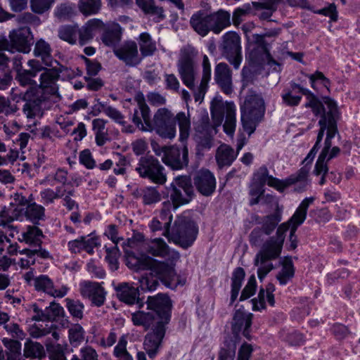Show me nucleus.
I'll return each instance as SVG.
<instances>
[{"label": "nucleus", "instance_id": "1", "mask_svg": "<svg viewBox=\"0 0 360 360\" xmlns=\"http://www.w3.org/2000/svg\"><path fill=\"white\" fill-rule=\"evenodd\" d=\"M58 79L54 67L45 69L40 75L39 85L30 86L20 94L19 98L25 102L22 110L27 118L41 117L44 112L51 108V98L59 96Z\"/></svg>", "mask_w": 360, "mask_h": 360}, {"label": "nucleus", "instance_id": "2", "mask_svg": "<svg viewBox=\"0 0 360 360\" xmlns=\"http://www.w3.org/2000/svg\"><path fill=\"white\" fill-rule=\"evenodd\" d=\"M126 265L135 271L150 270L166 285L171 289H175L178 285H184L185 280L178 276L174 269L173 262L177 261L179 253L174 251L172 253V261L169 264L153 259L146 254L139 257L132 252H126Z\"/></svg>", "mask_w": 360, "mask_h": 360}, {"label": "nucleus", "instance_id": "3", "mask_svg": "<svg viewBox=\"0 0 360 360\" xmlns=\"http://www.w3.org/2000/svg\"><path fill=\"white\" fill-rule=\"evenodd\" d=\"M178 122L181 141L187 140L190 134L191 120L189 114L179 112L174 117V114L167 108H160L153 116V131L162 138L173 139L176 136V124Z\"/></svg>", "mask_w": 360, "mask_h": 360}, {"label": "nucleus", "instance_id": "4", "mask_svg": "<svg viewBox=\"0 0 360 360\" xmlns=\"http://www.w3.org/2000/svg\"><path fill=\"white\" fill-rule=\"evenodd\" d=\"M177 68L183 83L191 90L194 91L195 101H202L211 78V65L208 57L205 55L202 59V76L200 86L195 90V71L193 56L186 51H181L177 62Z\"/></svg>", "mask_w": 360, "mask_h": 360}, {"label": "nucleus", "instance_id": "5", "mask_svg": "<svg viewBox=\"0 0 360 360\" xmlns=\"http://www.w3.org/2000/svg\"><path fill=\"white\" fill-rule=\"evenodd\" d=\"M307 171L302 168L297 174H292L285 179H279L269 174V170L266 166L260 167L257 172L254 173L253 181L257 184L264 186L266 184L268 186L276 188L280 192H283L286 188L292 184L300 183L302 184V188H295L297 191L304 190L307 185Z\"/></svg>", "mask_w": 360, "mask_h": 360}, {"label": "nucleus", "instance_id": "6", "mask_svg": "<svg viewBox=\"0 0 360 360\" xmlns=\"http://www.w3.org/2000/svg\"><path fill=\"white\" fill-rule=\"evenodd\" d=\"M265 112L264 101L257 94L246 96L240 106V120L243 128L248 135L255 132L257 124L264 117Z\"/></svg>", "mask_w": 360, "mask_h": 360}, {"label": "nucleus", "instance_id": "7", "mask_svg": "<svg viewBox=\"0 0 360 360\" xmlns=\"http://www.w3.org/2000/svg\"><path fill=\"white\" fill-rule=\"evenodd\" d=\"M302 95L306 96L309 100L305 103L306 108H310L316 116H318L323 110V104L319 98L309 89L302 86L295 82H290V87L285 89L281 94L283 103L290 107L297 106L301 100Z\"/></svg>", "mask_w": 360, "mask_h": 360}, {"label": "nucleus", "instance_id": "8", "mask_svg": "<svg viewBox=\"0 0 360 360\" xmlns=\"http://www.w3.org/2000/svg\"><path fill=\"white\" fill-rule=\"evenodd\" d=\"M33 35L29 27L25 26L13 30L9 33V40L5 37H0V51H8L28 53L33 44Z\"/></svg>", "mask_w": 360, "mask_h": 360}, {"label": "nucleus", "instance_id": "9", "mask_svg": "<svg viewBox=\"0 0 360 360\" xmlns=\"http://www.w3.org/2000/svg\"><path fill=\"white\" fill-rule=\"evenodd\" d=\"M198 233V227L192 220L186 217H178L174 222L169 241H173L184 249L191 247Z\"/></svg>", "mask_w": 360, "mask_h": 360}, {"label": "nucleus", "instance_id": "10", "mask_svg": "<svg viewBox=\"0 0 360 360\" xmlns=\"http://www.w3.org/2000/svg\"><path fill=\"white\" fill-rule=\"evenodd\" d=\"M141 178L150 182L162 185L167 181V174L164 166L154 156H141L135 169Z\"/></svg>", "mask_w": 360, "mask_h": 360}, {"label": "nucleus", "instance_id": "11", "mask_svg": "<svg viewBox=\"0 0 360 360\" xmlns=\"http://www.w3.org/2000/svg\"><path fill=\"white\" fill-rule=\"evenodd\" d=\"M174 209L188 203L194 195L192 180L188 176H178L167 188Z\"/></svg>", "mask_w": 360, "mask_h": 360}, {"label": "nucleus", "instance_id": "12", "mask_svg": "<svg viewBox=\"0 0 360 360\" xmlns=\"http://www.w3.org/2000/svg\"><path fill=\"white\" fill-rule=\"evenodd\" d=\"M146 304L159 320L158 325L167 326L171 319L172 302L167 294L158 293L155 296H149Z\"/></svg>", "mask_w": 360, "mask_h": 360}, {"label": "nucleus", "instance_id": "13", "mask_svg": "<svg viewBox=\"0 0 360 360\" xmlns=\"http://www.w3.org/2000/svg\"><path fill=\"white\" fill-rule=\"evenodd\" d=\"M222 56L233 66L238 69L242 62L240 38L235 32H229L223 36L221 46Z\"/></svg>", "mask_w": 360, "mask_h": 360}, {"label": "nucleus", "instance_id": "14", "mask_svg": "<svg viewBox=\"0 0 360 360\" xmlns=\"http://www.w3.org/2000/svg\"><path fill=\"white\" fill-rule=\"evenodd\" d=\"M323 110L318 115H321L319 121L320 129L319 131L316 141L314 146L320 148V143L324 136L325 131H328L330 128V122H336L338 119L339 112L337 103L334 100L329 97L323 98Z\"/></svg>", "mask_w": 360, "mask_h": 360}, {"label": "nucleus", "instance_id": "15", "mask_svg": "<svg viewBox=\"0 0 360 360\" xmlns=\"http://www.w3.org/2000/svg\"><path fill=\"white\" fill-rule=\"evenodd\" d=\"M236 105L233 103L229 102L221 105L212 104L211 114L213 119L217 118L221 123L225 113V122L224 124V130L228 135H233L236 126Z\"/></svg>", "mask_w": 360, "mask_h": 360}, {"label": "nucleus", "instance_id": "16", "mask_svg": "<svg viewBox=\"0 0 360 360\" xmlns=\"http://www.w3.org/2000/svg\"><path fill=\"white\" fill-rule=\"evenodd\" d=\"M280 255L278 251L269 248L268 244L262 245L254 259L255 266H258L257 276L260 281L274 269L271 261L279 257Z\"/></svg>", "mask_w": 360, "mask_h": 360}, {"label": "nucleus", "instance_id": "17", "mask_svg": "<svg viewBox=\"0 0 360 360\" xmlns=\"http://www.w3.org/2000/svg\"><path fill=\"white\" fill-rule=\"evenodd\" d=\"M113 53L125 65L134 67L141 63L142 57L139 53L137 44L132 40L124 41L114 47Z\"/></svg>", "mask_w": 360, "mask_h": 360}, {"label": "nucleus", "instance_id": "18", "mask_svg": "<svg viewBox=\"0 0 360 360\" xmlns=\"http://www.w3.org/2000/svg\"><path fill=\"white\" fill-rule=\"evenodd\" d=\"M162 162L174 170L181 169L188 164V151L186 146L182 148L172 146L166 149Z\"/></svg>", "mask_w": 360, "mask_h": 360}, {"label": "nucleus", "instance_id": "19", "mask_svg": "<svg viewBox=\"0 0 360 360\" xmlns=\"http://www.w3.org/2000/svg\"><path fill=\"white\" fill-rule=\"evenodd\" d=\"M314 201V197L304 198L301 202L295 213L290 218V222L292 223L291 230L290 231V248L292 249H295L297 245V236L295 235L297 229L305 221L308 208Z\"/></svg>", "mask_w": 360, "mask_h": 360}, {"label": "nucleus", "instance_id": "20", "mask_svg": "<svg viewBox=\"0 0 360 360\" xmlns=\"http://www.w3.org/2000/svg\"><path fill=\"white\" fill-rule=\"evenodd\" d=\"M193 183L196 190L204 196H210L216 189L215 176L206 169H202L195 174Z\"/></svg>", "mask_w": 360, "mask_h": 360}, {"label": "nucleus", "instance_id": "21", "mask_svg": "<svg viewBox=\"0 0 360 360\" xmlns=\"http://www.w3.org/2000/svg\"><path fill=\"white\" fill-rule=\"evenodd\" d=\"M252 314H247L240 310H236L231 322L232 335L231 337L240 340V333L248 340L250 339V328L252 325Z\"/></svg>", "mask_w": 360, "mask_h": 360}, {"label": "nucleus", "instance_id": "22", "mask_svg": "<svg viewBox=\"0 0 360 360\" xmlns=\"http://www.w3.org/2000/svg\"><path fill=\"white\" fill-rule=\"evenodd\" d=\"M166 326L158 325L148 333L143 342V347L150 359H153L158 354L162 341L165 335Z\"/></svg>", "mask_w": 360, "mask_h": 360}, {"label": "nucleus", "instance_id": "23", "mask_svg": "<svg viewBox=\"0 0 360 360\" xmlns=\"http://www.w3.org/2000/svg\"><path fill=\"white\" fill-rule=\"evenodd\" d=\"M132 122L143 131H152L153 124L150 111L144 101H139L131 115Z\"/></svg>", "mask_w": 360, "mask_h": 360}, {"label": "nucleus", "instance_id": "24", "mask_svg": "<svg viewBox=\"0 0 360 360\" xmlns=\"http://www.w3.org/2000/svg\"><path fill=\"white\" fill-rule=\"evenodd\" d=\"M80 293L96 307L102 306L105 301L106 292L98 283L86 281L81 284Z\"/></svg>", "mask_w": 360, "mask_h": 360}, {"label": "nucleus", "instance_id": "25", "mask_svg": "<svg viewBox=\"0 0 360 360\" xmlns=\"http://www.w3.org/2000/svg\"><path fill=\"white\" fill-rule=\"evenodd\" d=\"M32 285L37 291L44 292L53 297H63L68 293V288L63 285L57 290L53 281L47 275H40L32 279Z\"/></svg>", "mask_w": 360, "mask_h": 360}, {"label": "nucleus", "instance_id": "26", "mask_svg": "<svg viewBox=\"0 0 360 360\" xmlns=\"http://www.w3.org/2000/svg\"><path fill=\"white\" fill-rule=\"evenodd\" d=\"M214 79L221 91L229 95L233 92L232 72L225 63H219L214 68Z\"/></svg>", "mask_w": 360, "mask_h": 360}, {"label": "nucleus", "instance_id": "27", "mask_svg": "<svg viewBox=\"0 0 360 360\" xmlns=\"http://www.w3.org/2000/svg\"><path fill=\"white\" fill-rule=\"evenodd\" d=\"M117 292V297L120 301L129 305L137 304L139 307L143 304L142 300L139 298V287H134L128 283H121L115 288Z\"/></svg>", "mask_w": 360, "mask_h": 360}, {"label": "nucleus", "instance_id": "28", "mask_svg": "<svg viewBox=\"0 0 360 360\" xmlns=\"http://www.w3.org/2000/svg\"><path fill=\"white\" fill-rule=\"evenodd\" d=\"M104 28L102 20L94 18L88 20L83 26H77V41L80 46L89 43L94 38L96 32Z\"/></svg>", "mask_w": 360, "mask_h": 360}, {"label": "nucleus", "instance_id": "29", "mask_svg": "<svg viewBox=\"0 0 360 360\" xmlns=\"http://www.w3.org/2000/svg\"><path fill=\"white\" fill-rule=\"evenodd\" d=\"M189 24L191 28L202 37L211 32L209 15L204 10L195 12L190 18Z\"/></svg>", "mask_w": 360, "mask_h": 360}, {"label": "nucleus", "instance_id": "30", "mask_svg": "<svg viewBox=\"0 0 360 360\" xmlns=\"http://www.w3.org/2000/svg\"><path fill=\"white\" fill-rule=\"evenodd\" d=\"M211 32L218 34L231 25V14L223 9L208 13Z\"/></svg>", "mask_w": 360, "mask_h": 360}, {"label": "nucleus", "instance_id": "31", "mask_svg": "<svg viewBox=\"0 0 360 360\" xmlns=\"http://www.w3.org/2000/svg\"><path fill=\"white\" fill-rule=\"evenodd\" d=\"M170 206L171 204L169 202L163 203V208L160 212V217L162 221L165 220V221L163 223L162 225V222H161L158 219H153L149 225L150 229H151L152 231L155 232L160 231L162 229V228H164V232L162 233L163 236L166 237L169 236V227L171 225V222L172 221V215L169 210V207Z\"/></svg>", "mask_w": 360, "mask_h": 360}, {"label": "nucleus", "instance_id": "32", "mask_svg": "<svg viewBox=\"0 0 360 360\" xmlns=\"http://www.w3.org/2000/svg\"><path fill=\"white\" fill-rule=\"evenodd\" d=\"M141 249L146 254H149L154 257H165L169 255V247L165 240L160 238L143 241Z\"/></svg>", "mask_w": 360, "mask_h": 360}, {"label": "nucleus", "instance_id": "33", "mask_svg": "<svg viewBox=\"0 0 360 360\" xmlns=\"http://www.w3.org/2000/svg\"><path fill=\"white\" fill-rule=\"evenodd\" d=\"M51 53L52 49L49 42L43 39L36 41L33 54L34 56L40 58L44 65L46 67H53V59Z\"/></svg>", "mask_w": 360, "mask_h": 360}, {"label": "nucleus", "instance_id": "34", "mask_svg": "<svg viewBox=\"0 0 360 360\" xmlns=\"http://www.w3.org/2000/svg\"><path fill=\"white\" fill-rule=\"evenodd\" d=\"M131 321L135 326H143L145 330L150 328H154L158 326L157 316L150 310L145 312L143 311H138L131 314Z\"/></svg>", "mask_w": 360, "mask_h": 360}, {"label": "nucleus", "instance_id": "35", "mask_svg": "<svg viewBox=\"0 0 360 360\" xmlns=\"http://www.w3.org/2000/svg\"><path fill=\"white\" fill-rule=\"evenodd\" d=\"M292 224V223L290 222V219L287 222L281 224L276 231V236L270 237L263 244H268L269 248L281 253L285 233L289 229L291 230Z\"/></svg>", "mask_w": 360, "mask_h": 360}, {"label": "nucleus", "instance_id": "36", "mask_svg": "<svg viewBox=\"0 0 360 360\" xmlns=\"http://www.w3.org/2000/svg\"><path fill=\"white\" fill-rule=\"evenodd\" d=\"M234 150L226 144L220 145L216 152V160L220 168L230 166L237 157Z\"/></svg>", "mask_w": 360, "mask_h": 360}, {"label": "nucleus", "instance_id": "37", "mask_svg": "<svg viewBox=\"0 0 360 360\" xmlns=\"http://www.w3.org/2000/svg\"><path fill=\"white\" fill-rule=\"evenodd\" d=\"M136 4L145 14L154 16L157 22L165 18L162 7L155 6L154 0H136Z\"/></svg>", "mask_w": 360, "mask_h": 360}, {"label": "nucleus", "instance_id": "38", "mask_svg": "<svg viewBox=\"0 0 360 360\" xmlns=\"http://www.w3.org/2000/svg\"><path fill=\"white\" fill-rule=\"evenodd\" d=\"M239 342V340H236L231 335L225 337L223 345L219 352L218 360H234L236 345Z\"/></svg>", "mask_w": 360, "mask_h": 360}, {"label": "nucleus", "instance_id": "39", "mask_svg": "<svg viewBox=\"0 0 360 360\" xmlns=\"http://www.w3.org/2000/svg\"><path fill=\"white\" fill-rule=\"evenodd\" d=\"M122 37V27L118 23H112L104 31L101 39L108 46H116Z\"/></svg>", "mask_w": 360, "mask_h": 360}, {"label": "nucleus", "instance_id": "40", "mask_svg": "<svg viewBox=\"0 0 360 360\" xmlns=\"http://www.w3.org/2000/svg\"><path fill=\"white\" fill-rule=\"evenodd\" d=\"M139 45L142 58L153 56L157 50L155 42L148 32H143L139 35Z\"/></svg>", "mask_w": 360, "mask_h": 360}, {"label": "nucleus", "instance_id": "41", "mask_svg": "<svg viewBox=\"0 0 360 360\" xmlns=\"http://www.w3.org/2000/svg\"><path fill=\"white\" fill-rule=\"evenodd\" d=\"M245 276V272L242 267H237L233 271L231 278L230 304H233L238 297Z\"/></svg>", "mask_w": 360, "mask_h": 360}, {"label": "nucleus", "instance_id": "42", "mask_svg": "<svg viewBox=\"0 0 360 360\" xmlns=\"http://www.w3.org/2000/svg\"><path fill=\"white\" fill-rule=\"evenodd\" d=\"M139 195L145 205H152L161 200V194L153 186H148L141 189Z\"/></svg>", "mask_w": 360, "mask_h": 360}, {"label": "nucleus", "instance_id": "43", "mask_svg": "<svg viewBox=\"0 0 360 360\" xmlns=\"http://www.w3.org/2000/svg\"><path fill=\"white\" fill-rule=\"evenodd\" d=\"M295 269L290 258H285L282 264V269L276 276L279 283L282 285L287 284L294 276Z\"/></svg>", "mask_w": 360, "mask_h": 360}, {"label": "nucleus", "instance_id": "44", "mask_svg": "<svg viewBox=\"0 0 360 360\" xmlns=\"http://www.w3.org/2000/svg\"><path fill=\"white\" fill-rule=\"evenodd\" d=\"M22 236L26 243L34 246H40L42 243L41 238L44 237L42 231L36 226H28Z\"/></svg>", "mask_w": 360, "mask_h": 360}, {"label": "nucleus", "instance_id": "45", "mask_svg": "<svg viewBox=\"0 0 360 360\" xmlns=\"http://www.w3.org/2000/svg\"><path fill=\"white\" fill-rule=\"evenodd\" d=\"M25 216L34 224L45 219V209L42 205L36 202H30L26 208Z\"/></svg>", "mask_w": 360, "mask_h": 360}, {"label": "nucleus", "instance_id": "46", "mask_svg": "<svg viewBox=\"0 0 360 360\" xmlns=\"http://www.w3.org/2000/svg\"><path fill=\"white\" fill-rule=\"evenodd\" d=\"M79 11L84 15L98 13L101 8V0H79L78 3Z\"/></svg>", "mask_w": 360, "mask_h": 360}, {"label": "nucleus", "instance_id": "47", "mask_svg": "<svg viewBox=\"0 0 360 360\" xmlns=\"http://www.w3.org/2000/svg\"><path fill=\"white\" fill-rule=\"evenodd\" d=\"M24 356L27 358H37L41 359L46 356L44 347L39 342L28 341L24 346Z\"/></svg>", "mask_w": 360, "mask_h": 360}, {"label": "nucleus", "instance_id": "48", "mask_svg": "<svg viewBox=\"0 0 360 360\" xmlns=\"http://www.w3.org/2000/svg\"><path fill=\"white\" fill-rule=\"evenodd\" d=\"M77 25H63L58 29V37L70 44L77 41Z\"/></svg>", "mask_w": 360, "mask_h": 360}, {"label": "nucleus", "instance_id": "49", "mask_svg": "<svg viewBox=\"0 0 360 360\" xmlns=\"http://www.w3.org/2000/svg\"><path fill=\"white\" fill-rule=\"evenodd\" d=\"M66 307L73 319L81 320L84 316V304L79 300L66 298Z\"/></svg>", "mask_w": 360, "mask_h": 360}, {"label": "nucleus", "instance_id": "50", "mask_svg": "<svg viewBox=\"0 0 360 360\" xmlns=\"http://www.w3.org/2000/svg\"><path fill=\"white\" fill-rule=\"evenodd\" d=\"M35 77L28 70L20 69L16 72L15 79L22 86H34L36 82L34 79Z\"/></svg>", "mask_w": 360, "mask_h": 360}, {"label": "nucleus", "instance_id": "51", "mask_svg": "<svg viewBox=\"0 0 360 360\" xmlns=\"http://www.w3.org/2000/svg\"><path fill=\"white\" fill-rule=\"evenodd\" d=\"M281 217L278 214H273L264 217L262 231L266 235H270L277 226Z\"/></svg>", "mask_w": 360, "mask_h": 360}, {"label": "nucleus", "instance_id": "52", "mask_svg": "<svg viewBox=\"0 0 360 360\" xmlns=\"http://www.w3.org/2000/svg\"><path fill=\"white\" fill-rule=\"evenodd\" d=\"M330 128L326 133V137L324 141V146L320 154L323 156H328V153L332 146V139L336 134L338 133V126L336 122H330Z\"/></svg>", "mask_w": 360, "mask_h": 360}, {"label": "nucleus", "instance_id": "53", "mask_svg": "<svg viewBox=\"0 0 360 360\" xmlns=\"http://www.w3.org/2000/svg\"><path fill=\"white\" fill-rule=\"evenodd\" d=\"M269 49L263 46H254L249 53L250 60L255 65H262L265 61L264 57H268Z\"/></svg>", "mask_w": 360, "mask_h": 360}, {"label": "nucleus", "instance_id": "54", "mask_svg": "<svg viewBox=\"0 0 360 360\" xmlns=\"http://www.w3.org/2000/svg\"><path fill=\"white\" fill-rule=\"evenodd\" d=\"M84 330L81 325L77 323L69 329V339L70 343L75 346L82 342L84 339Z\"/></svg>", "mask_w": 360, "mask_h": 360}, {"label": "nucleus", "instance_id": "55", "mask_svg": "<svg viewBox=\"0 0 360 360\" xmlns=\"http://www.w3.org/2000/svg\"><path fill=\"white\" fill-rule=\"evenodd\" d=\"M139 288L143 291H153L159 285L158 278H154L151 274L142 276L139 278Z\"/></svg>", "mask_w": 360, "mask_h": 360}, {"label": "nucleus", "instance_id": "56", "mask_svg": "<svg viewBox=\"0 0 360 360\" xmlns=\"http://www.w3.org/2000/svg\"><path fill=\"white\" fill-rule=\"evenodd\" d=\"M74 15L72 6L68 3L58 5L54 10V15L59 20H67Z\"/></svg>", "mask_w": 360, "mask_h": 360}, {"label": "nucleus", "instance_id": "57", "mask_svg": "<svg viewBox=\"0 0 360 360\" xmlns=\"http://www.w3.org/2000/svg\"><path fill=\"white\" fill-rule=\"evenodd\" d=\"M56 0H30L32 11L37 14H43L49 11Z\"/></svg>", "mask_w": 360, "mask_h": 360}, {"label": "nucleus", "instance_id": "58", "mask_svg": "<svg viewBox=\"0 0 360 360\" xmlns=\"http://www.w3.org/2000/svg\"><path fill=\"white\" fill-rule=\"evenodd\" d=\"M106 256L105 260L110 265L112 270H117L118 269V257L120 255L119 250L117 245L110 248L105 246Z\"/></svg>", "mask_w": 360, "mask_h": 360}, {"label": "nucleus", "instance_id": "59", "mask_svg": "<svg viewBox=\"0 0 360 360\" xmlns=\"http://www.w3.org/2000/svg\"><path fill=\"white\" fill-rule=\"evenodd\" d=\"M1 341L6 349L5 355L10 354H21V343L18 340L4 338Z\"/></svg>", "mask_w": 360, "mask_h": 360}, {"label": "nucleus", "instance_id": "60", "mask_svg": "<svg viewBox=\"0 0 360 360\" xmlns=\"http://www.w3.org/2000/svg\"><path fill=\"white\" fill-rule=\"evenodd\" d=\"M4 328L14 340H23L25 337V332L20 328L16 323H8L4 326Z\"/></svg>", "mask_w": 360, "mask_h": 360}, {"label": "nucleus", "instance_id": "61", "mask_svg": "<svg viewBox=\"0 0 360 360\" xmlns=\"http://www.w3.org/2000/svg\"><path fill=\"white\" fill-rule=\"evenodd\" d=\"M256 278L254 275H252L248 281V283L242 290L240 301H243L250 298L252 295H253L256 290Z\"/></svg>", "mask_w": 360, "mask_h": 360}, {"label": "nucleus", "instance_id": "62", "mask_svg": "<svg viewBox=\"0 0 360 360\" xmlns=\"http://www.w3.org/2000/svg\"><path fill=\"white\" fill-rule=\"evenodd\" d=\"M16 21L22 25H31L38 26L41 24L39 17L31 13H24L16 17Z\"/></svg>", "mask_w": 360, "mask_h": 360}, {"label": "nucleus", "instance_id": "63", "mask_svg": "<svg viewBox=\"0 0 360 360\" xmlns=\"http://www.w3.org/2000/svg\"><path fill=\"white\" fill-rule=\"evenodd\" d=\"M46 309L47 320H55L56 318L61 316L64 313L63 307L55 302H51L49 307H46Z\"/></svg>", "mask_w": 360, "mask_h": 360}, {"label": "nucleus", "instance_id": "64", "mask_svg": "<svg viewBox=\"0 0 360 360\" xmlns=\"http://www.w3.org/2000/svg\"><path fill=\"white\" fill-rule=\"evenodd\" d=\"M100 105L103 108V110L107 116H108L109 117H110L111 119H112L119 124L123 125L125 124V122L124 120V116L118 110L112 106H105L102 103H100Z\"/></svg>", "mask_w": 360, "mask_h": 360}]
</instances>
